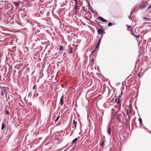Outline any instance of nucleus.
Wrapping results in <instances>:
<instances>
[{
	"label": "nucleus",
	"instance_id": "nucleus-24",
	"mask_svg": "<svg viewBox=\"0 0 151 151\" xmlns=\"http://www.w3.org/2000/svg\"><path fill=\"white\" fill-rule=\"evenodd\" d=\"M104 141H103L101 143V146H104Z\"/></svg>",
	"mask_w": 151,
	"mask_h": 151
},
{
	"label": "nucleus",
	"instance_id": "nucleus-32",
	"mask_svg": "<svg viewBox=\"0 0 151 151\" xmlns=\"http://www.w3.org/2000/svg\"><path fill=\"white\" fill-rule=\"evenodd\" d=\"M138 76L139 77H140V75H139V74L138 75Z\"/></svg>",
	"mask_w": 151,
	"mask_h": 151
},
{
	"label": "nucleus",
	"instance_id": "nucleus-3",
	"mask_svg": "<svg viewBox=\"0 0 151 151\" xmlns=\"http://www.w3.org/2000/svg\"><path fill=\"white\" fill-rule=\"evenodd\" d=\"M148 2H146L144 4L141 5L140 8L141 9H144L148 5Z\"/></svg>",
	"mask_w": 151,
	"mask_h": 151
},
{
	"label": "nucleus",
	"instance_id": "nucleus-22",
	"mask_svg": "<svg viewBox=\"0 0 151 151\" xmlns=\"http://www.w3.org/2000/svg\"><path fill=\"white\" fill-rule=\"evenodd\" d=\"M138 119H139V122L140 124H141L142 123V119L140 118H139Z\"/></svg>",
	"mask_w": 151,
	"mask_h": 151
},
{
	"label": "nucleus",
	"instance_id": "nucleus-31",
	"mask_svg": "<svg viewBox=\"0 0 151 151\" xmlns=\"http://www.w3.org/2000/svg\"><path fill=\"white\" fill-rule=\"evenodd\" d=\"M94 58H93V59H92V60H91V62H93V61H94Z\"/></svg>",
	"mask_w": 151,
	"mask_h": 151
},
{
	"label": "nucleus",
	"instance_id": "nucleus-16",
	"mask_svg": "<svg viewBox=\"0 0 151 151\" xmlns=\"http://www.w3.org/2000/svg\"><path fill=\"white\" fill-rule=\"evenodd\" d=\"M5 127V125L4 123H3L2 125L1 129H3Z\"/></svg>",
	"mask_w": 151,
	"mask_h": 151
},
{
	"label": "nucleus",
	"instance_id": "nucleus-30",
	"mask_svg": "<svg viewBox=\"0 0 151 151\" xmlns=\"http://www.w3.org/2000/svg\"><path fill=\"white\" fill-rule=\"evenodd\" d=\"M136 37L137 38H138V37H139V35H138L136 36Z\"/></svg>",
	"mask_w": 151,
	"mask_h": 151
},
{
	"label": "nucleus",
	"instance_id": "nucleus-2",
	"mask_svg": "<svg viewBox=\"0 0 151 151\" xmlns=\"http://www.w3.org/2000/svg\"><path fill=\"white\" fill-rule=\"evenodd\" d=\"M130 110V112H129V111L127 110V115H126V117L125 118V119L126 120V121L127 122L129 120V119L131 118L130 116V112L131 111Z\"/></svg>",
	"mask_w": 151,
	"mask_h": 151
},
{
	"label": "nucleus",
	"instance_id": "nucleus-6",
	"mask_svg": "<svg viewBox=\"0 0 151 151\" xmlns=\"http://www.w3.org/2000/svg\"><path fill=\"white\" fill-rule=\"evenodd\" d=\"M7 94V92H6V91L5 89H3L2 91L1 92V95L2 96H4V95H5L6 97Z\"/></svg>",
	"mask_w": 151,
	"mask_h": 151
},
{
	"label": "nucleus",
	"instance_id": "nucleus-21",
	"mask_svg": "<svg viewBox=\"0 0 151 151\" xmlns=\"http://www.w3.org/2000/svg\"><path fill=\"white\" fill-rule=\"evenodd\" d=\"M99 46H98V45H96V47L95 48V49L94 51H93V52L94 51L96 50V49H97L98 48Z\"/></svg>",
	"mask_w": 151,
	"mask_h": 151
},
{
	"label": "nucleus",
	"instance_id": "nucleus-20",
	"mask_svg": "<svg viewBox=\"0 0 151 151\" xmlns=\"http://www.w3.org/2000/svg\"><path fill=\"white\" fill-rule=\"evenodd\" d=\"M63 46H60V48H59V50H60V51H62L63 50Z\"/></svg>",
	"mask_w": 151,
	"mask_h": 151
},
{
	"label": "nucleus",
	"instance_id": "nucleus-1",
	"mask_svg": "<svg viewBox=\"0 0 151 151\" xmlns=\"http://www.w3.org/2000/svg\"><path fill=\"white\" fill-rule=\"evenodd\" d=\"M97 32L99 35H101V38H102L104 33H105L104 30L103 28H99Z\"/></svg>",
	"mask_w": 151,
	"mask_h": 151
},
{
	"label": "nucleus",
	"instance_id": "nucleus-25",
	"mask_svg": "<svg viewBox=\"0 0 151 151\" xmlns=\"http://www.w3.org/2000/svg\"><path fill=\"white\" fill-rule=\"evenodd\" d=\"M112 25V23L111 22H109L108 23V26H111Z\"/></svg>",
	"mask_w": 151,
	"mask_h": 151
},
{
	"label": "nucleus",
	"instance_id": "nucleus-15",
	"mask_svg": "<svg viewBox=\"0 0 151 151\" xmlns=\"http://www.w3.org/2000/svg\"><path fill=\"white\" fill-rule=\"evenodd\" d=\"M60 116H58L57 118H56V119H55V123H56V122L59 120V119L60 118Z\"/></svg>",
	"mask_w": 151,
	"mask_h": 151
},
{
	"label": "nucleus",
	"instance_id": "nucleus-29",
	"mask_svg": "<svg viewBox=\"0 0 151 151\" xmlns=\"http://www.w3.org/2000/svg\"><path fill=\"white\" fill-rule=\"evenodd\" d=\"M151 8V5H150L148 7V9H149L150 8Z\"/></svg>",
	"mask_w": 151,
	"mask_h": 151
},
{
	"label": "nucleus",
	"instance_id": "nucleus-23",
	"mask_svg": "<svg viewBox=\"0 0 151 151\" xmlns=\"http://www.w3.org/2000/svg\"><path fill=\"white\" fill-rule=\"evenodd\" d=\"M37 89V86H36V85H35L33 87V89Z\"/></svg>",
	"mask_w": 151,
	"mask_h": 151
},
{
	"label": "nucleus",
	"instance_id": "nucleus-11",
	"mask_svg": "<svg viewBox=\"0 0 151 151\" xmlns=\"http://www.w3.org/2000/svg\"><path fill=\"white\" fill-rule=\"evenodd\" d=\"M73 49V48L72 47H70L69 51H68V53L69 54H70L72 53H73V51H72Z\"/></svg>",
	"mask_w": 151,
	"mask_h": 151
},
{
	"label": "nucleus",
	"instance_id": "nucleus-9",
	"mask_svg": "<svg viewBox=\"0 0 151 151\" xmlns=\"http://www.w3.org/2000/svg\"><path fill=\"white\" fill-rule=\"evenodd\" d=\"M107 132L108 134L109 135H110L111 134V127H109L107 131Z\"/></svg>",
	"mask_w": 151,
	"mask_h": 151
},
{
	"label": "nucleus",
	"instance_id": "nucleus-13",
	"mask_svg": "<svg viewBox=\"0 0 151 151\" xmlns=\"http://www.w3.org/2000/svg\"><path fill=\"white\" fill-rule=\"evenodd\" d=\"M13 4H14L17 7H19V4L16 2H14Z\"/></svg>",
	"mask_w": 151,
	"mask_h": 151
},
{
	"label": "nucleus",
	"instance_id": "nucleus-4",
	"mask_svg": "<svg viewBox=\"0 0 151 151\" xmlns=\"http://www.w3.org/2000/svg\"><path fill=\"white\" fill-rule=\"evenodd\" d=\"M121 97L120 96H119L118 98H116L115 99V101H116V103L118 104L119 105L120 104V100Z\"/></svg>",
	"mask_w": 151,
	"mask_h": 151
},
{
	"label": "nucleus",
	"instance_id": "nucleus-18",
	"mask_svg": "<svg viewBox=\"0 0 151 151\" xmlns=\"http://www.w3.org/2000/svg\"><path fill=\"white\" fill-rule=\"evenodd\" d=\"M75 4H76V5L75 7L74 8L75 10H77V3L76 1Z\"/></svg>",
	"mask_w": 151,
	"mask_h": 151
},
{
	"label": "nucleus",
	"instance_id": "nucleus-7",
	"mask_svg": "<svg viewBox=\"0 0 151 151\" xmlns=\"http://www.w3.org/2000/svg\"><path fill=\"white\" fill-rule=\"evenodd\" d=\"M63 96L61 97L60 101V103L61 105H62L64 103V100L63 99Z\"/></svg>",
	"mask_w": 151,
	"mask_h": 151
},
{
	"label": "nucleus",
	"instance_id": "nucleus-26",
	"mask_svg": "<svg viewBox=\"0 0 151 151\" xmlns=\"http://www.w3.org/2000/svg\"><path fill=\"white\" fill-rule=\"evenodd\" d=\"M131 32V34L133 35V36H135V35L134 34V32H132V31Z\"/></svg>",
	"mask_w": 151,
	"mask_h": 151
},
{
	"label": "nucleus",
	"instance_id": "nucleus-14",
	"mask_svg": "<svg viewBox=\"0 0 151 151\" xmlns=\"http://www.w3.org/2000/svg\"><path fill=\"white\" fill-rule=\"evenodd\" d=\"M77 123L76 122V121L74 120L73 121V124L74 125L75 128H76V127Z\"/></svg>",
	"mask_w": 151,
	"mask_h": 151
},
{
	"label": "nucleus",
	"instance_id": "nucleus-28",
	"mask_svg": "<svg viewBox=\"0 0 151 151\" xmlns=\"http://www.w3.org/2000/svg\"><path fill=\"white\" fill-rule=\"evenodd\" d=\"M77 10H75V13L76 14H77Z\"/></svg>",
	"mask_w": 151,
	"mask_h": 151
},
{
	"label": "nucleus",
	"instance_id": "nucleus-5",
	"mask_svg": "<svg viewBox=\"0 0 151 151\" xmlns=\"http://www.w3.org/2000/svg\"><path fill=\"white\" fill-rule=\"evenodd\" d=\"M98 19H99V20H101L104 22H107V20H106L105 19H104L102 17H101L100 16H99L98 17Z\"/></svg>",
	"mask_w": 151,
	"mask_h": 151
},
{
	"label": "nucleus",
	"instance_id": "nucleus-27",
	"mask_svg": "<svg viewBox=\"0 0 151 151\" xmlns=\"http://www.w3.org/2000/svg\"><path fill=\"white\" fill-rule=\"evenodd\" d=\"M143 19H146V20H149L150 19H149V18H146V17H144L143 18Z\"/></svg>",
	"mask_w": 151,
	"mask_h": 151
},
{
	"label": "nucleus",
	"instance_id": "nucleus-8",
	"mask_svg": "<svg viewBox=\"0 0 151 151\" xmlns=\"http://www.w3.org/2000/svg\"><path fill=\"white\" fill-rule=\"evenodd\" d=\"M117 113L116 112H115L114 115H113V117L112 118V119H117Z\"/></svg>",
	"mask_w": 151,
	"mask_h": 151
},
{
	"label": "nucleus",
	"instance_id": "nucleus-17",
	"mask_svg": "<svg viewBox=\"0 0 151 151\" xmlns=\"http://www.w3.org/2000/svg\"><path fill=\"white\" fill-rule=\"evenodd\" d=\"M5 111V113L6 114H7V115H9V112L8 110H6Z\"/></svg>",
	"mask_w": 151,
	"mask_h": 151
},
{
	"label": "nucleus",
	"instance_id": "nucleus-10",
	"mask_svg": "<svg viewBox=\"0 0 151 151\" xmlns=\"http://www.w3.org/2000/svg\"><path fill=\"white\" fill-rule=\"evenodd\" d=\"M127 27H128L127 30L129 31H130L131 32L132 31V28L131 26L129 25H127Z\"/></svg>",
	"mask_w": 151,
	"mask_h": 151
},
{
	"label": "nucleus",
	"instance_id": "nucleus-12",
	"mask_svg": "<svg viewBox=\"0 0 151 151\" xmlns=\"http://www.w3.org/2000/svg\"><path fill=\"white\" fill-rule=\"evenodd\" d=\"M78 140V138H76L75 139H73L72 142V144H76V142Z\"/></svg>",
	"mask_w": 151,
	"mask_h": 151
},
{
	"label": "nucleus",
	"instance_id": "nucleus-19",
	"mask_svg": "<svg viewBox=\"0 0 151 151\" xmlns=\"http://www.w3.org/2000/svg\"><path fill=\"white\" fill-rule=\"evenodd\" d=\"M101 38L99 39V41H98V42L97 43V45H98V46H99V45H100V41H101Z\"/></svg>",
	"mask_w": 151,
	"mask_h": 151
}]
</instances>
